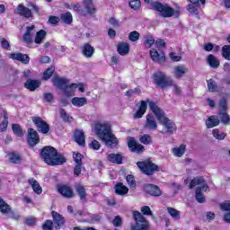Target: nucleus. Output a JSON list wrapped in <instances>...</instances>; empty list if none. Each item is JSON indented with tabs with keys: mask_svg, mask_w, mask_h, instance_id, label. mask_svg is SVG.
Here are the masks:
<instances>
[{
	"mask_svg": "<svg viewBox=\"0 0 230 230\" xmlns=\"http://www.w3.org/2000/svg\"><path fill=\"white\" fill-rule=\"evenodd\" d=\"M148 107L153 114H155L156 119H158L160 124L163 126L162 134L172 136V134H175L177 132V124H175V121L166 117V113H164V111L161 109V107H158L157 103L150 101V99H146V101H140V106L137 111L135 113L134 118H143Z\"/></svg>",
	"mask_w": 230,
	"mask_h": 230,
	"instance_id": "obj_1",
	"label": "nucleus"
},
{
	"mask_svg": "<svg viewBox=\"0 0 230 230\" xmlns=\"http://www.w3.org/2000/svg\"><path fill=\"white\" fill-rule=\"evenodd\" d=\"M96 136L104 141L108 148H114L118 145V138L114 137L109 122H98L94 126Z\"/></svg>",
	"mask_w": 230,
	"mask_h": 230,
	"instance_id": "obj_2",
	"label": "nucleus"
},
{
	"mask_svg": "<svg viewBox=\"0 0 230 230\" xmlns=\"http://www.w3.org/2000/svg\"><path fill=\"white\" fill-rule=\"evenodd\" d=\"M41 157L43 161L50 166H60L66 163V156L57 152L55 147L45 146L41 151Z\"/></svg>",
	"mask_w": 230,
	"mask_h": 230,
	"instance_id": "obj_3",
	"label": "nucleus"
},
{
	"mask_svg": "<svg viewBox=\"0 0 230 230\" xmlns=\"http://www.w3.org/2000/svg\"><path fill=\"white\" fill-rule=\"evenodd\" d=\"M151 6L153 10L158 12L159 15L164 19H170V17H173V15H175V17L181 15L180 7H176V10H174L167 4H162L160 2H154Z\"/></svg>",
	"mask_w": 230,
	"mask_h": 230,
	"instance_id": "obj_4",
	"label": "nucleus"
},
{
	"mask_svg": "<svg viewBox=\"0 0 230 230\" xmlns=\"http://www.w3.org/2000/svg\"><path fill=\"white\" fill-rule=\"evenodd\" d=\"M82 5L80 4H72V9L77 12L79 15L85 17L87 15H94L96 13V6L93 3V0H83Z\"/></svg>",
	"mask_w": 230,
	"mask_h": 230,
	"instance_id": "obj_5",
	"label": "nucleus"
},
{
	"mask_svg": "<svg viewBox=\"0 0 230 230\" xmlns=\"http://www.w3.org/2000/svg\"><path fill=\"white\" fill-rule=\"evenodd\" d=\"M137 165L145 175H154L155 172H159V166L155 165L150 160L137 162Z\"/></svg>",
	"mask_w": 230,
	"mask_h": 230,
	"instance_id": "obj_6",
	"label": "nucleus"
},
{
	"mask_svg": "<svg viewBox=\"0 0 230 230\" xmlns=\"http://www.w3.org/2000/svg\"><path fill=\"white\" fill-rule=\"evenodd\" d=\"M133 218L136 221V226H132V230H148V221L138 211L133 212Z\"/></svg>",
	"mask_w": 230,
	"mask_h": 230,
	"instance_id": "obj_7",
	"label": "nucleus"
},
{
	"mask_svg": "<svg viewBox=\"0 0 230 230\" xmlns=\"http://www.w3.org/2000/svg\"><path fill=\"white\" fill-rule=\"evenodd\" d=\"M155 81L156 85H158V87H161V89H166V87H170V85H172L173 82L172 78L168 77L166 74L161 71L155 74Z\"/></svg>",
	"mask_w": 230,
	"mask_h": 230,
	"instance_id": "obj_8",
	"label": "nucleus"
},
{
	"mask_svg": "<svg viewBox=\"0 0 230 230\" xmlns=\"http://www.w3.org/2000/svg\"><path fill=\"white\" fill-rule=\"evenodd\" d=\"M32 121L41 134H48L49 132V124L40 117L32 118Z\"/></svg>",
	"mask_w": 230,
	"mask_h": 230,
	"instance_id": "obj_9",
	"label": "nucleus"
},
{
	"mask_svg": "<svg viewBox=\"0 0 230 230\" xmlns=\"http://www.w3.org/2000/svg\"><path fill=\"white\" fill-rule=\"evenodd\" d=\"M190 4L187 6V10L191 13V15H199V6L201 4H206V0H189Z\"/></svg>",
	"mask_w": 230,
	"mask_h": 230,
	"instance_id": "obj_10",
	"label": "nucleus"
},
{
	"mask_svg": "<svg viewBox=\"0 0 230 230\" xmlns=\"http://www.w3.org/2000/svg\"><path fill=\"white\" fill-rule=\"evenodd\" d=\"M128 146L130 148L131 152H135L136 154H143V152H145V146L136 142L134 137L128 138Z\"/></svg>",
	"mask_w": 230,
	"mask_h": 230,
	"instance_id": "obj_11",
	"label": "nucleus"
},
{
	"mask_svg": "<svg viewBox=\"0 0 230 230\" xmlns=\"http://www.w3.org/2000/svg\"><path fill=\"white\" fill-rule=\"evenodd\" d=\"M144 191L151 195V197H161L163 195V191H161L159 186L154 184H146L144 186Z\"/></svg>",
	"mask_w": 230,
	"mask_h": 230,
	"instance_id": "obj_12",
	"label": "nucleus"
},
{
	"mask_svg": "<svg viewBox=\"0 0 230 230\" xmlns=\"http://www.w3.org/2000/svg\"><path fill=\"white\" fill-rule=\"evenodd\" d=\"M149 54L153 62H156L157 64H164L166 62V56H164V52L159 53L157 49H152Z\"/></svg>",
	"mask_w": 230,
	"mask_h": 230,
	"instance_id": "obj_13",
	"label": "nucleus"
},
{
	"mask_svg": "<svg viewBox=\"0 0 230 230\" xmlns=\"http://www.w3.org/2000/svg\"><path fill=\"white\" fill-rule=\"evenodd\" d=\"M204 178L203 177H196L194 179H192V181H190V189L193 190V188H195V186H201L199 187L200 190H202L203 191H208V190H209V186H208V184L204 183Z\"/></svg>",
	"mask_w": 230,
	"mask_h": 230,
	"instance_id": "obj_14",
	"label": "nucleus"
},
{
	"mask_svg": "<svg viewBox=\"0 0 230 230\" xmlns=\"http://www.w3.org/2000/svg\"><path fill=\"white\" fill-rule=\"evenodd\" d=\"M40 141V138L39 137V133L35 129L30 128L28 129V143L30 146H35Z\"/></svg>",
	"mask_w": 230,
	"mask_h": 230,
	"instance_id": "obj_15",
	"label": "nucleus"
},
{
	"mask_svg": "<svg viewBox=\"0 0 230 230\" xmlns=\"http://www.w3.org/2000/svg\"><path fill=\"white\" fill-rule=\"evenodd\" d=\"M52 218L53 224L55 225L56 229H60L64 224H66V218H64L63 215H60L58 212L53 210L52 211Z\"/></svg>",
	"mask_w": 230,
	"mask_h": 230,
	"instance_id": "obj_16",
	"label": "nucleus"
},
{
	"mask_svg": "<svg viewBox=\"0 0 230 230\" xmlns=\"http://www.w3.org/2000/svg\"><path fill=\"white\" fill-rule=\"evenodd\" d=\"M9 58H12V60H18V62H22V64H30V56L21 52L11 53Z\"/></svg>",
	"mask_w": 230,
	"mask_h": 230,
	"instance_id": "obj_17",
	"label": "nucleus"
},
{
	"mask_svg": "<svg viewBox=\"0 0 230 230\" xmlns=\"http://www.w3.org/2000/svg\"><path fill=\"white\" fill-rule=\"evenodd\" d=\"M144 127L147 130H155L157 128V121H155V117H154L152 114H147Z\"/></svg>",
	"mask_w": 230,
	"mask_h": 230,
	"instance_id": "obj_18",
	"label": "nucleus"
},
{
	"mask_svg": "<svg viewBox=\"0 0 230 230\" xmlns=\"http://www.w3.org/2000/svg\"><path fill=\"white\" fill-rule=\"evenodd\" d=\"M17 13L18 15H21V17H25V19H31V17H33L31 10L22 4L17 6Z\"/></svg>",
	"mask_w": 230,
	"mask_h": 230,
	"instance_id": "obj_19",
	"label": "nucleus"
},
{
	"mask_svg": "<svg viewBox=\"0 0 230 230\" xmlns=\"http://www.w3.org/2000/svg\"><path fill=\"white\" fill-rule=\"evenodd\" d=\"M33 35H35V26L31 25L27 27V30L23 35V41L26 42V44H31V42H33Z\"/></svg>",
	"mask_w": 230,
	"mask_h": 230,
	"instance_id": "obj_20",
	"label": "nucleus"
},
{
	"mask_svg": "<svg viewBox=\"0 0 230 230\" xmlns=\"http://www.w3.org/2000/svg\"><path fill=\"white\" fill-rule=\"evenodd\" d=\"M173 76L174 78H182L186 73H188V67L183 65L176 66L173 67Z\"/></svg>",
	"mask_w": 230,
	"mask_h": 230,
	"instance_id": "obj_21",
	"label": "nucleus"
},
{
	"mask_svg": "<svg viewBox=\"0 0 230 230\" xmlns=\"http://www.w3.org/2000/svg\"><path fill=\"white\" fill-rule=\"evenodd\" d=\"M52 82H53L54 85H56V87H58V89H61L63 91V89L66 87V85H67V84H69V79H66L64 77H59V76H55L52 79Z\"/></svg>",
	"mask_w": 230,
	"mask_h": 230,
	"instance_id": "obj_22",
	"label": "nucleus"
},
{
	"mask_svg": "<svg viewBox=\"0 0 230 230\" xmlns=\"http://www.w3.org/2000/svg\"><path fill=\"white\" fill-rule=\"evenodd\" d=\"M75 141L80 146H85V135H84V131L76 129L74 134Z\"/></svg>",
	"mask_w": 230,
	"mask_h": 230,
	"instance_id": "obj_23",
	"label": "nucleus"
},
{
	"mask_svg": "<svg viewBox=\"0 0 230 230\" xmlns=\"http://www.w3.org/2000/svg\"><path fill=\"white\" fill-rule=\"evenodd\" d=\"M24 87L25 89L33 92L40 87V82L39 80L28 79L24 84Z\"/></svg>",
	"mask_w": 230,
	"mask_h": 230,
	"instance_id": "obj_24",
	"label": "nucleus"
},
{
	"mask_svg": "<svg viewBox=\"0 0 230 230\" xmlns=\"http://www.w3.org/2000/svg\"><path fill=\"white\" fill-rule=\"evenodd\" d=\"M107 159L110 163H113L114 164H123V156L120 154H109Z\"/></svg>",
	"mask_w": 230,
	"mask_h": 230,
	"instance_id": "obj_25",
	"label": "nucleus"
},
{
	"mask_svg": "<svg viewBox=\"0 0 230 230\" xmlns=\"http://www.w3.org/2000/svg\"><path fill=\"white\" fill-rule=\"evenodd\" d=\"M218 125H220V119H218V116H210L206 120L207 128H213L214 127H218Z\"/></svg>",
	"mask_w": 230,
	"mask_h": 230,
	"instance_id": "obj_26",
	"label": "nucleus"
},
{
	"mask_svg": "<svg viewBox=\"0 0 230 230\" xmlns=\"http://www.w3.org/2000/svg\"><path fill=\"white\" fill-rule=\"evenodd\" d=\"M58 191L59 193H61V195H63V197H66V199L73 198L74 193L73 189H71V187L63 185L58 188Z\"/></svg>",
	"mask_w": 230,
	"mask_h": 230,
	"instance_id": "obj_27",
	"label": "nucleus"
},
{
	"mask_svg": "<svg viewBox=\"0 0 230 230\" xmlns=\"http://www.w3.org/2000/svg\"><path fill=\"white\" fill-rule=\"evenodd\" d=\"M114 189H115L116 195H120L121 197L128 193V187L125 186L121 182L117 183Z\"/></svg>",
	"mask_w": 230,
	"mask_h": 230,
	"instance_id": "obj_28",
	"label": "nucleus"
},
{
	"mask_svg": "<svg viewBox=\"0 0 230 230\" xmlns=\"http://www.w3.org/2000/svg\"><path fill=\"white\" fill-rule=\"evenodd\" d=\"M82 52L86 58H91V57L94 55V47L91 46L89 43H86L84 45Z\"/></svg>",
	"mask_w": 230,
	"mask_h": 230,
	"instance_id": "obj_29",
	"label": "nucleus"
},
{
	"mask_svg": "<svg viewBox=\"0 0 230 230\" xmlns=\"http://www.w3.org/2000/svg\"><path fill=\"white\" fill-rule=\"evenodd\" d=\"M117 49L118 53L123 57L125 55H128V52L130 51V47L128 46V43L122 42L118 45Z\"/></svg>",
	"mask_w": 230,
	"mask_h": 230,
	"instance_id": "obj_30",
	"label": "nucleus"
},
{
	"mask_svg": "<svg viewBox=\"0 0 230 230\" xmlns=\"http://www.w3.org/2000/svg\"><path fill=\"white\" fill-rule=\"evenodd\" d=\"M207 61L210 67H213L214 69L220 67V61L214 55H208Z\"/></svg>",
	"mask_w": 230,
	"mask_h": 230,
	"instance_id": "obj_31",
	"label": "nucleus"
},
{
	"mask_svg": "<svg viewBox=\"0 0 230 230\" xmlns=\"http://www.w3.org/2000/svg\"><path fill=\"white\" fill-rule=\"evenodd\" d=\"M29 184L31 186L34 193H37V195L42 193V187L37 182V180L33 178L29 179Z\"/></svg>",
	"mask_w": 230,
	"mask_h": 230,
	"instance_id": "obj_32",
	"label": "nucleus"
},
{
	"mask_svg": "<svg viewBox=\"0 0 230 230\" xmlns=\"http://www.w3.org/2000/svg\"><path fill=\"white\" fill-rule=\"evenodd\" d=\"M71 102L74 107H84V105L87 104L85 97H74Z\"/></svg>",
	"mask_w": 230,
	"mask_h": 230,
	"instance_id": "obj_33",
	"label": "nucleus"
},
{
	"mask_svg": "<svg viewBox=\"0 0 230 230\" xmlns=\"http://www.w3.org/2000/svg\"><path fill=\"white\" fill-rule=\"evenodd\" d=\"M218 115L221 123H223L224 125H229L230 118L229 115L227 114V110H220Z\"/></svg>",
	"mask_w": 230,
	"mask_h": 230,
	"instance_id": "obj_34",
	"label": "nucleus"
},
{
	"mask_svg": "<svg viewBox=\"0 0 230 230\" xmlns=\"http://www.w3.org/2000/svg\"><path fill=\"white\" fill-rule=\"evenodd\" d=\"M77 88H78V84H67L66 87L63 89V91L66 96H73V93H75V89H77Z\"/></svg>",
	"mask_w": 230,
	"mask_h": 230,
	"instance_id": "obj_35",
	"label": "nucleus"
},
{
	"mask_svg": "<svg viewBox=\"0 0 230 230\" xmlns=\"http://www.w3.org/2000/svg\"><path fill=\"white\" fill-rule=\"evenodd\" d=\"M167 213H169L173 220H181V211L175 209L174 208L168 207Z\"/></svg>",
	"mask_w": 230,
	"mask_h": 230,
	"instance_id": "obj_36",
	"label": "nucleus"
},
{
	"mask_svg": "<svg viewBox=\"0 0 230 230\" xmlns=\"http://www.w3.org/2000/svg\"><path fill=\"white\" fill-rule=\"evenodd\" d=\"M186 153V146L181 145L179 147H173L172 148V154L175 155V157H182L184 154Z\"/></svg>",
	"mask_w": 230,
	"mask_h": 230,
	"instance_id": "obj_37",
	"label": "nucleus"
},
{
	"mask_svg": "<svg viewBox=\"0 0 230 230\" xmlns=\"http://www.w3.org/2000/svg\"><path fill=\"white\" fill-rule=\"evenodd\" d=\"M12 130L17 137H22L24 136V130L22 129V127L19 124H13L12 125Z\"/></svg>",
	"mask_w": 230,
	"mask_h": 230,
	"instance_id": "obj_38",
	"label": "nucleus"
},
{
	"mask_svg": "<svg viewBox=\"0 0 230 230\" xmlns=\"http://www.w3.org/2000/svg\"><path fill=\"white\" fill-rule=\"evenodd\" d=\"M46 35L47 33L44 30H40V31H38L34 40L35 44H42V41L44 40V39H46Z\"/></svg>",
	"mask_w": 230,
	"mask_h": 230,
	"instance_id": "obj_39",
	"label": "nucleus"
},
{
	"mask_svg": "<svg viewBox=\"0 0 230 230\" xmlns=\"http://www.w3.org/2000/svg\"><path fill=\"white\" fill-rule=\"evenodd\" d=\"M0 210L1 213L4 215H8L10 211H12V208H10V205H8L3 199L0 198Z\"/></svg>",
	"mask_w": 230,
	"mask_h": 230,
	"instance_id": "obj_40",
	"label": "nucleus"
},
{
	"mask_svg": "<svg viewBox=\"0 0 230 230\" xmlns=\"http://www.w3.org/2000/svg\"><path fill=\"white\" fill-rule=\"evenodd\" d=\"M212 134L216 139H218V141H224V139H226V137L227 136L226 133L220 132V129L218 128L213 129Z\"/></svg>",
	"mask_w": 230,
	"mask_h": 230,
	"instance_id": "obj_41",
	"label": "nucleus"
},
{
	"mask_svg": "<svg viewBox=\"0 0 230 230\" xmlns=\"http://www.w3.org/2000/svg\"><path fill=\"white\" fill-rule=\"evenodd\" d=\"M8 128V113L4 112V119L0 123V132H6Z\"/></svg>",
	"mask_w": 230,
	"mask_h": 230,
	"instance_id": "obj_42",
	"label": "nucleus"
},
{
	"mask_svg": "<svg viewBox=\"0 0 230 230\" xmlns=\"http://www.w3.org/2000/svg\"><path fill=\"white\" fill-rule=\"evenodd\" d=\"M60 19L65 24H71L73 22V14H71V13H63Z\"/></svg>",
	"mask_w": 230,
	"mask_h": 230,
	"instance_id": "obj_43",
	"label": "nucleus"
},
{
	"mask_svg": "<svg viewBox=\"0 0 230 230\" xmlns=\"http://www.w3.org/2000/svg\"><path fill=\"white\" fill-rule=\"evenodd\" d=\"M75 190L82 200H85V197H87V194L85 193V188L82 185H77L75 187Z\"/></svg>",
	"mask_w": 230,
	"mask_h": 230,
	"instance_id": "obj_44",
	"label": "nucleus"
},
{
	"mask_svg": "<svg viewBox=\"0 0 230 230\" xmlns=\"http://www.w3.org/2000/svg\"><path fill=\"white\" fill-rule=\"evenodd\" d=\"M222 57L226 60H230V45H225L222 48Z\"/></svg>",
	"mask_w": 230,
	"mask_h": 230,
	"instance_id": "obj_45",
	"label": "nucleus"
},
{
	"mask_svg": "<svg viewBox=\"0 0 230 230\" xmlns=\"http://www.w3.org/2000/svg\"><path fill=\"white\" fill-rule=\"evenodd\" d=\"M196 199L199 204L204 203L205 199L204 195L202 194V189H200V187L196 189Z\"/></svg>",
	"mask_w": 230,
	"mask_h": 230,
	"instance_id": "obj_46",
	"label": "nucleus"
},
{
	"mask_svg": "<svg viewBox=\"0 0 230 230\" xmlns=\"http://www.w3.org/2000/svg\"><path fill=\"white\" fill-rule=\"evenodd\" d=\"M140 143L143 145H150L152 143V137L148 134H145L139 138Z\"/></svg>",
	"mask_w": 230,
	"mask_h": 230,
	"instance_id": "obj_47",
	"label": "nucleus"
},
{
	"mask_svg": "<svg viewBox=\"0 0 230 230\" xmlns=\"http://www.w3.org/2000/svg\"><path fill=\"white\" fill-rule=\"evenodd\" d=\"M126 181H127L129 187H131L133 190H136V180L134 178V175L128 174L126 177Z\"/></svg>",
	"mask_w": 230,
	"mask_h": 230,
	"instance_id": "obj_48",
	"label": "nucleus"
},
{
	"mask_svg": "<svg viewBox=\"0 0 230 230\" xmlns=\"http://www.w3.org/2000/svg\"><path fill=\"white\" fill-rule=\"evenodd\" d=\"M140 34L137 31H133L128 34V39L131 42H137L139 40Z\"/></svg>",
	"mask_w": 230,
	"mask_h": 230,
	"instance_id": "obj_49",
	"label": "nucleus"
},
{
	"mask_svg": "<svg viewBox=\"0 0 230 230\" xmlns=\"http://www.w3.org/2000/svg\"><path fill=\"white\" fill-rule=\"evenodd\" d=\"M208 91L210 93H215L217 91V89H218L217 83L215 81H213V79H210L208 81Z\"/></svg>",
	"mask_w": 230,
	"mask_h": 230,
	"instance_id": "obj_50",
	"label": "nucleus"
},
{
	"mask_svg": "<svg viewBox=\"0 0 230 230\" xmlns=\"http://www.w3.org/2000/svg\"><path fill=\"white\" fill-rule=\"evenodd\" d=\"M53 73H55V67L48 68L43 74V80H49L50 76H53Z\"/></svg>",
	"mask_w": 230,
	"mask_h": 230,
	"instance_id": "obj_51",
	"label": "nucleus"
},
{
	"mask_svg": "<svg viewBox=\"0 0 230 230\" xmlns=\"http://www.w3.org/2000/svg\"><path fill=\"white\" fill-rule=\"evenodd\" d=\"M154 44H155V40L154 39V36H146V40H145V45L147 48H152V46H154Z\"/></svg>",
	"mask_w": 230,
	"mask_h": 230,
	"instance_id": "obj_52",
	"label": "nucleus"
},
{
	"mask_svg": "<svg viewBox=\"0 0 230 230\" xmlns=\"http://www.w3.org/2000/svg\"><path fill=\"white\" fill-rule=\"evenodd\" d=\"M140 211L143 213V215L152 217V218H154V213H152V209H150V207L144 206L141 208Z\"/></svg>",
	"mask_w": 230,
	"mask_h": 230,
	"instance_id": "obj_53",
	"label": "nucleus"
},
{
	"mask_svg": "<svg viewBox=\"0 0 230 230\" xmlns=\"http://www.w3.org/2000/svg\"><path fill=\"white\" fill-rule=\"evenodd\" d=\"M9 159L11 163H13L14 164L21 162V156L15 153L9 154Z\"/></svg>",
	"mask_w": 230,
	"mask_h": 230,
	"instance_id": "obj_54",
	"label": "nucleus"
},
{
	"mask_svg": "<svg viewBox=\"0 0 230 230\" xmlns=\"http://www.w3.org/2000/svg\"><path fill=\"white\" fill-rule=\"evenodd\" d=\"M169 87H172L173 88V93L177 96H181V94H182V89H181V86L177 85L175 84V82L172 81V84H170Z\"/></svg>",
	"mask_w": 230,
	"mask_h": 230,
	"instance_id": "obj_55",
	"label": "nucleus"
},
{
	"mask_svg": "<svg viewBox=\"0 0 230 230\" xmlns=\"http://www.w3.org/2000/svg\"><path fill=\"white\" fill-rule=\"evenodd\" d=\"M129 6L132 8V10H138L141 8V1L139 0H131L129 2Z\"/></svg>",
	"mask_w": 230,
	"mask_h": 230,
	"instance_id": "obj_56",
	"label": "nucleus"
},
{
	"mask_svg": "<svg viewBox=\"0 0 230 230\" xmlns=\"http://www.w3.org/2000/svg\"><path fill=\"white\" fill-rule=\"evenodd\" d=\"M134 94H137V95L141 94V89L135 88L126 92V96H128V98H130V96H134Z\"/></svg>",
	"mask_w": 230,
	"mask_h": 230,
	"instance_id": "obj_57",
	"label": "nucleus"
},
{
	"mask_svg": "<svg viewBox=\"0 0 230 230\" xmlns=\"http://www.w3.org/2000/svg\"><path fill=\"white\" fill-rule=\"evenodd\" d=\"M82 154L80 153H74L73 154V158L75 163V164H82Z\"/></svg>",
	"mask_w": 230,
	"mask_h": 230,
	"instance_id": "obj_58",
	"label": "nucleus"
},
{
	"mask_svg": "<svg viewBox=\"0 0 230 230\" xmlns=\"http://www.w3.org/2000/svg\"><path fill=\"white\" fill-rule=\"evenodd\" d=\"M43 230H53V221L47 220L42 226Z\"/></svg>",
	"mask_w": 230,
	"mask_h": 230,
	"instance_id": "obj_59",
	"label": "nucleus"
},
{
	"mask_svg": "<svg viewBox=\"0 0 230 230\" xmlns=\"http://www.w3.org/2000/svg\"><path fill=\"white\" fill-rule=\"evenodd\" d=\"M49 24H53V26H57V24H58V22H60V18L51 15L49 18Z\"/></svg>",
	"mask_w": 230,
	"mask_h": 230,
	"instance_id": "obj_60",
	"label": "nucleus"
},
{
	"mask_svg": "<svg viewBox=\"0 0 230 230\" xmlns=\"http://www.w3.org/2000/svg\"><path fill=\"white\" fill-rule=\"evenodd\" d=\"M82 173V164H75V166L74 168V174L75 177H78Z\"/></svg>",
	"mask_w": 230,
	"mask_h": 230,
	"instance_id": "obj_61",
	"label": "nucleus"
},
{
	"mask_svg": "<svg viewBox=\"0 0 230 230\" xmlns=\"http://www.w3.org/2000/svg\"><path fill=\"white\" fill-rule=\"evenodd\" d=\"M59 114L63 120L69 121V119H70L69 115H67V112H66V110L60 109Z\"/></svg>",
	"mask_w": 230,
	"mask_h": 230,
	"instance_id": "obj_62",
	"label": "nucleus"
},
{
	"mask_svg": "<svg viewBox=\"0 0 230 230\" xmlns=\"http://www.w3.org/2000/svg\"><path fill=\"white\" fill-rule=\"evenodd\" d=\"M100 142H98L97 140H93L90 144V148H92L93 150H100Z\"/></svg>",
	"mask_w": 230,
	"mask_h": 230,
	"instance_id": "obj_63",
	"label": "nucleus"
},
{
	"mask_svg": "<svg viewBox=\"0 0 230 230\" xmlns=\"http://www.w3.org/2000/svg\"><path fill=\"white\" fill-rule=\"evenodd\" d=\"M222 211H230V202H224L220 204Z\"/></svg>",
	"mask_w": 230,
	"mask_h": 230,
	"instance_id": "obj_64",
	"label": "nucleus"
}]
</instances>
